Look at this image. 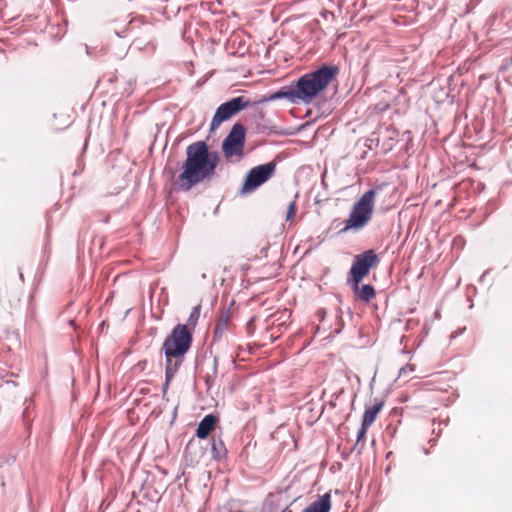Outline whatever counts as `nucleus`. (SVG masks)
I'll list each match as a JSON object with an SVG mask.
<instances>
[{"label":"nucleus","mask_w":512,"mask_h":512,"mask_svg":"<svg viewBox=\"0 0 512 512\" xmlns=\"http://www.w3.org/2000/svg\"><path fill=\"white\" fill-rule=\"evenodd\" d=\"M219 154L211 151L205 141H196L186 147V159L181 164L182 172L175 180L180 191H189L195 185L210 180L219 164Z\"/></svg>","instance_id":"1"},{"label":"nucleus","mask_w":512,"mask_h":512,"mask_svg":"<svg viewBox=\"0 0 512 512\" xmlns=\"http://www.w3.org/2000/svg\"><path fill=\"white\" fill-rule=\"evenodd\" d=\"M338 74L337 66L323 64L314 71L302 75L295 82L300 102L310 104Z\"/></svg>","instance_id":"2"},{"label":"nucleus","mask_w":512,"mask_h":512,"mask_svg":"<svg viewBox=\"0 0 512 512\" xmlns=\"http://www.w3.org/2000/svg\"><path fill=\"white\" fill-rule=\"evenodd\" d=\"M193 344L191 327L187 325H175L163 341L161 351L165 356V364L181 367L186 354Z\"/></svg>","instance_id":"3"},{"label":"nucleus","mask_w":512,"mask_h":512,"mask_svg":"<svg viewBox=\"0 0 512 512\" xmlns=\"http://www.w3.org/2000/svg\"><path fill=\"white\" fill-rule=\"evenodd\" d=\"M375 195L376 190L369 189L360 197L353 205L349 218L345 221V226L340 230V233H345L351 229L359 230L367 224L372 216Z\"/></svg>","instance_id":"4"},{"label":"nucleus","mask_w":512,"mask_h":512,"mask_svg":"<svg viewBox=\"0 0 512 512\" xmlns=\"http://www.w3.org/2000/svg\"><path fill=\"white\" fill-rule=\"evenodd\" d=\"M251 101L244 96L234 97L222 103L215 111L210 123V131L217 129L224 121L229 120L243 109L251 106Z\"/></svg>","instance_id":"5"},{"label":"nucleus","mask_w":512,"mask_h":512,"mask_svg":"<svg viewBox=\"0 0 512 512\" xmlns=\"http://www.w3.org/2000/svg\"><path fill=\"white\" fill-rule=\"evenodd\" d=\"M276 170V163L271 161L251 168L245 176L241 193L248 194L267 182Z\"/></svg>","instance_id":"6"},{"label":"nucleus","mask_w":512,"mask_h":512,"mask_svg":"<svg viewBox=\"0 0 512 512\" xmlns=\"http://www.w3.org/2000/svg\"><path fill=\"white\" fill-rule=\"evenodd\" d=\"M379 261L378 255L372 249L356 255L353 259L347 280L354 281L355 285L357 282H362L364 277L370 272L371 268L376 266Z\"/></svg>","instance_id":"7"},{"label":"nucleus","mask_w":512,"mask_h":512,"mask_svg":"<svg viewBox=\"0 0 512 512\" xmlns=\"http://www.w3.org/2000/svg\"><path fill=\"white\" fill-rule=\"evenodd\" d=\"M246 128L241 123H235L222 142V151L226 158L242 157L245 145Z\"/></svg>","instance_id":"8"},{"label":"nucleus","mask_w":512,"mask_h":512,"mask_svg":"<svg viewBox=\"0 0 512 512\" xmlns=\"http://www.w3.org/2000/svg\"><path fill=\"white\" fill-rule=\"evenodd\" d=\"M229 319L230 316L228 311L221 313L217 318L211 343V353H213V350H215V352H219L220 347L223 345V336L228 328Z\"/></svg>","instance_id":"9"},{"label":"nucleus","mask_w":512,"mask_h":512,"mask_svg":"<svg viewBox=\"0 0 512 512\" xmlns=\"http://www.w3.org/2000/svg\"><path fill=\"white\" fill-rule=\"evenodd\" d=\"M280 99H286L292 104H297L300 102L295 83L281 87L278 91L270 94L267 97H264L261 102L275 101Z\"/></svg>","instance_id":"10"},{"label":"nucleus","mask_w":512,"mask_h":512,"mask_svg":"<svg viewBox=\"0 0 512 512\" xmlns=\"http://www.w3.org/2000/svg\"><path fill=\"white\" fill-rule=\"evenodd\" d=\"M347 284L350 286L354 295L365 303H369L376 295L375 289L371 284L360 285L361 282H357L355 285V282L351 280H347Z\"/></svg>","instance_id":"11"},{"label":"nucleus","mask_w":512,"mask_h":512,"mask_svg":"<svg viewBox=\"0 0 512 512\" xmlns=\"http://www.w3.org/2000/svg\"><path fill=\"white\" fill-rule=\"evenodd\" d=\"M217 422V416H215L214 414H207L199 422L195 432V436L199 439H206L209 436V434L214 430Z\"/></svg>","instance_id":"12"},{"label":"nucleus","mask_w":512,"mask_h":512,"mask_svg":"<svg viewBox=\"0 0 512 512\" xmlns=\"http://www.w3.org/2000/svg\"><path fill=\"white\" fill-rule=\"evenodd\" d=\"M227 448L222 438L213 436L211 438V457L214 461L220 463L227 459Z\"/></svg>","instance_id":"13"},{"label":"nucleus","mask_w":512,"mask_h":512,"mask_svg":"<svg viewBox=\"0 0 512 512\" xmlns=\"http://www.w3.org/2000/svg\"><path fill=\"white\" fill-rule=\"evenodd\" d=\"M331 509L330 493H325L318 500L307 506L303 512H329Z\"/></svg>","instance_id":"14"},{"label":"nucleus","mask_w":512,"mask_h":512,"mask_svg":"<svg viewBox=\"0 0 512 512\" xmlns=\"http://www.w3.org/2000/svg\"><path fill=\"white\" fill-rule=\"evenodd\" d=\"M384 405L383 400H379L377 398L374 399V404L372 406L366 407L363 417H362V423L364 425L371 426L373 422L375 421L377 414L381 411L382 407Z\"/></svg>","instance_id":"15"},{"label":"nucleus","mask_w":512,"mask_h":512,"mask_svg":"<svg viewBox=\"0 0 512 512\" xmlns=\"http://www.w3.org/2000/svg\"><path fill=\"white\" fill-rule=\"evenodd\" d=\"M220 357H221L220 352H215V354L213 356V365H212L211 372L207 373L204 377V381H205L207 390H210L215 384V380H216V377L218 374V362L220 360Z\"/></svg>","instance_id":"16"},{"label":"nucleus","mask_w":512,"mask_h":512,"mask_svg":"<svg viewBox=\"0 0 512 512\" xmlns=\"http://www.w3.org/2000/svg\"><path fill=\"white\" fill-rule=\"evenodd\" d=\"M179 368L180 367L171 366V369H170V366L165 364V382H164V384L162 386V395H163V397H165V395H166V393L168 391L170 382L174 378L176 373L178 372Z\"/></svg>","instance_id":"17"},{"label":"nucleus","mask_w":512,"mask_h":512,"mask_svg":"<svg viewBox=\"0 0 512 512\" xmlns=\"http://www.w3.org/2000/svg\"><path fill=\"white\" fill-rule=\"evenodd\" d=\"M255 130L257 133H264L266 135H283L284 133L280 131L276 126H270L266 123L257 122L255 125Z\"/></svg>","instance_id":"18"},{"label":"nucleus","mask_w":512,"mask_h":512,"mask_svg":"<svg viewBox=\"0 0 512 512\" xmlns=\"http://www.w3.org/2000/svg\"><path fill=\"white\" fill-rule=\"evenodd\" d=\"M199 316H200V306H195L192 308V311L188 317L187 323L184 324V325L191 327L192 334L194 333V328L197 324ZM178 325H182V324L179 323Z\"/></svg>","instance_id":"19"},{"label":"nucleus","mask_w":512,"mask_h":512,"mask_svg":"<svg viewBox=\"0 0 512 512\" xmlns=\"http://www.w3.org/2000/svg\"><path fill=\"white\" fill-rule=\"evenodd\" d=\"M295 212H296V204H295V201H292L289 203L288 208H287L286 221L293 219V217L295 216Z\"/></svg>","instance_id":"20"},{"label":"nucleus","mask_w":512,"mask_h":512,"mask_svg":"<svg viewBox=\"0 0 512 512\" xmlns=\"http://www.w3.org/2000/svg\"><path fill=\"white\" fill-rule=\"evenodd\" d=\"M370 426L364 425V423H361V427L357 432V443L362 441L365 438V435L367 433V430Z\"/></svg>","instance_id":"21"},{"label":"nucleus","mask_w":512,"mask_h":512,"mask_svg":"<svg viewBox=\"0 0 512 512\" xmlns=\"http://www.w3.org/2000/svg\"><path fill=\"white\" fill-rule=\"evenodd\" d=\"M414 371V367L412 365H405L399 371V377L406 376L407 374Z\"/></svg>","instance_id":"22"},{"label":"nucleus","mask_w":512,"mask_h":512,"mask_svg":"<svg viewBox=\"0 0 512 512\" xmlns=\"http://www.w3.org/2000/svg\"><path fill=\"white\" fill-rule=\"evenodd\" d=\"M254 118H257L259 120H264L265 113L262 109L256 108L254 113Z\"/></svg>","instance_id":"23"},{"label":"nucleus","mask_w":512,"mask_h":512,"mask_svg":"<svg viewBox=\"0 0 512 512\" xmlns=\"http://www.w3.org/2000/svg\"><path fill=\"white\" fill-rule=\"evenodd\" d=\"M316 315L319 318V320L322 321L325 318L326 310L321 308L317 311Z\"/></svg>","instance_id":"24"},{"label":"nucleus","mask_w":512,"mask_h":512,"mask_svg":"<svg viewBox=\"0 0 512 512\" xmlns=\"http://www.w3.org/2000/svg\"><path fill=\"white\" fill-rule=\"evenodd\" d=\"M492 17H493V19H494V20H496V19H498V18H499L500 20H505V18H506V11H502V12H501V13H499V14H495V15H493Z\"/></svg>","instance_id":"25"},{"label":"nucleus","mask_w":512,"mask_h":512,"mask_svg":"<svg viewBox=\"0 0 512 512\" xmlns=\"http://www.w3.org/2000/svg\"><path fill=\"white\" fill-rule=\"evenodd\" d=\"M194 448V443L193 441H189L187 446H186V453H189L190 455L192 454V449Z\"/></svg>","instance_id":"26"},{"label":"nucleus","mask_w":512,"mask_h":512,"mask_svg":"<svg viewBox=\"0 0 512 512\" xmlns=\"http://www.w3.org/2000/svg\"><path fill=\"white\" fill-rule=\"evenodd\" d=\"M229 359H230V361H231L232 363H234V362H235V357H234L233 355H230V356H229Z\"/></svg>","instance_id":"27"},{"label":"nucleus","mask_w":512,"mask_h":512,"mask_svg":"<svg viewBox=\"0 0 512 512\" xmlns=\"http://www.w3.org/2000/svg\"><path fill=\"white\" fill-rule=\"evenodd\" d=\"M429 443L431 444V446H434L435 445V440L431 439V440H429Z\"/></svg>","instance_id":"28"},{"label":"nucleus","mask_w":512,"mask_h":512,"mask_svg":"<svg viewBox=\"0 0 512 512\" xmlns=\"http://www.w3.org/2000/svg\"><path fill=\"white\" fill-rule=\"evenodd\" d=\"M487 272L483 273L482 276L480 277V280L482 281L483 278L486 276Z\"/></svg>","instance_id":"29"},{"label":"nucleus","mask_w":512,"mask_h":512,"mask_svg":"<svg viewBox=\"0 0 512 512\" xmlns=\"http://www.w3.org/2000/svg\"><path fill=\"white\" fill-rule=\"evenodd\" d=\"M19 276H20V279L23 281L24 277H23V274L21 272H20Z\"/></svg>","instance_id":"30"},{"label":"nucleus","mask_w":512,"mask_h":512,"mask_svg":"<svg viewBox=\"0 0 512 512\" xmlns=\"http://www.w3.org/2000/svg\"><path fill=\"white\" fill-rule=\"evenodd\" d=\"M7 383H11V384H13L14 386L16 385V382H15V381H8Z\"/></svg>","instance_id":"31"},{"label":"nucleus","mask_w":512,"mask_h":512,"mask_svg":"<svg viewBox=\"0 0 512 512\" xmlns=\"http://www.w3.org/2000/svg\"><path fill=\"white\" fill-rule=\"evenodd\" d=\"M340 331H341V327L338 328L335 332L338 334V333H340Z\"/></svg>","instance_id":"32"},{"label":"nucleus","mask_w":512,"mask_h":512,"mask_svg":"<svg viewBox=\"0 0 512 512\" xmlns=\"http://www.w3.org/2000/svg\"><path fill=\"white\" fill-rule=\"evenodd\" d=\"M511 27H512V24H511Z\"/></svg>","instance_id":"33"}]
</instances>
